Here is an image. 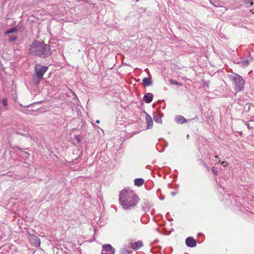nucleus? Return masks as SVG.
I'll return each mask as SVG.
<instances>
[{
	"label": "nucleus",
	"mask_w": 254,
	"mask_h": 254,
	"mask_svg": "<svg viewBox=\"0 0 254 254\" xmlns=\"http://www.w3.org/2000/svg\"><path fill=\"white\" fill-rule=\"evenodd\" d=\"M1 103L4 106H6L7 105V100L6 98H3L1 100Z\"/></svg>",
	"instance_id": "19"
},
{
	"label": "nucleus",
	"mask_w": 254,
	"mask_h": 254,
	"mask_svg": "<svg viewBox=\"0 0 254 254\" xmlns=\"http://www.w3.org/2000/svg\"><path fill=\"white\" fill-rule=\"evenodd\" d=\"M131 247L134 250H137L142 246V243L141 241H138L135 243H131Z\"/></svg>",
	"instance_id": "9"
},
{
	"label": "nucleus",
	"mask_w": 254,
	"mask_h": 254,
	"mask_svg": "<svg viewBox=\"0 0 254 254\" xmlns=\"http://www.w3.org/2000/svg\"><path fill=\"white\" fill-rule=\"evenodd\" d=\"M228 77L232 81L235 88L237 91L242 90L245 85V80L239 75L236 73H232L228 75Z\"/></svg>",
	"instance_id": "4"
},
{
	"label": "nucleus",
	"mask_w": 254,
	"mask_h": 254,
	"mask_svg": "<svg viewBox=\"0 0 254 254\" xmlns=\"http://www.w3.org/2000/svg\"><path fill=\"white\" fill-rule=\"evenodd\" d=\"M16 40V37H14V36L10 37L9 38V40L10 41H15Z\"/></svg>",
	"instance_id": "23"
},
{
	"label": "nucleus",
	"mask_w": 254,
	"mask_h": 254,
	"mask_svg": "<svg viewBox=\"0 0 254 254\" xmlns=\"http://www.w3.org/2000/svg\"><path fill=\"white\" fill-rule=\"evenodd\" d=\"M143 83L145 86H150L152 84V81L150 78H144L143 80Z\"/></svg>",
	"instance_id": "14"
},
{
	"label": "nucleus",
	"mask_w": 254,
	"mask_h": 254,
	"mask_svg": "<svg viewBox=\"0 0 254 254\" xmlns=\"http://www.w3.org/2000/svg\"><path fill=\"white\" fill-rule=\"evenodd\" d=\"M175 121L179 123H184L187 122L186 119L182 116H178L175 117Z\"/></svg>",
	"instance_id": "12"
},
{
	"label": "nucleus",
	"mask_w": 254,
	"mask_h": 254,
	"mask_svg": "<svg viewBox=\"0 0 254 254\" xmlns=\"http://www.w3.org/2000/svg\"><path fill=\"white\" fill-rule=\"evenodd\" d=\"M170 83L171 84H173V85H179L178 82L177 81H176V80H170Z\"/></svg>",
	"instance_id": "21"
},
{
	"label": "nucleus",
	"mask_w": 254,
	"mask_h": 254,
	"mask_svg": "<svg viewBox=\"0 0 254 254\" xmlns=\"http://www.w3.org/2000/svg\"><path fill=\"white\" fill-rule=\"evenodd\" d=\"M144 183V180L142 179H136L134 180V184L137 186H141Z\"/></svg>",
	"instance_id": "13"
},
{
	"label": "nucleus",
	"mask_w": 254,
	"mask_h": 254,
	"mask_svg": "<svg viewBox=\"0 0 254 254\" xmlns=\"http://www.w3.org/2000/svg\"><path fill=\"white\" fill-rule=\"evenodd\" d=\"M146 121L147 123V128H149L153 126V121L152 118L148 115L146 116Z\"/></svg>",
	"instance_id": "10"
},
{
	"label": "nucleus",
	"mask_w": 254,
	"mask_h": 254,
	"mask_svg": "<svg viewBox=\"0 0 254 254\" xmlns=\"http://www.w3.org/2000/svg\"><path fill=\"white\" fill-rule=\"evenodd\" d=\"M142 210L144 212H147L151 207V204L147 200H143L141 203Z\"/></svg>",
	"instance_id": "7"
},
{
	"label": "nucleus",
	"mask_w": 254,
	"mask_h": 254,
	"mask_svg": "<svg viewBox=\"0 0 254 254\" xmlns=\"http://www.w3.org/2000/svg\"><path fill=\"white\" fill-rule=\"evenodd\" d=\"M212 172L215 174V175H217L218 173V169L216 167H213L212 168Z\"/></svg>",
	"instance_id": "20"
},
{
	"label": "nucleus",
	"mask_w": 254,
	"mask_h": 254,
	"mask_svg": "<svg viewBox=\"0 0 254 254\" xmlns=\"http://www.w3.org/2000/svg\"><path fill=\"white\" fill-rule=\"evenodd\" d=\"M16 31V28H12L10 29L5 31V33L7 34H10L13 32H15Z\"/></svg>",
	"instance_id": "17"
},
{
	"label": "nucleus",
	"mask_w": 254,
	"mask_h": 254,
	"mask_svg": "<svg viewBox=\"0 0 254 254\" xmlns=\"http://www.w3.org/2000/svg\"><path fill=\"white\" fill-rule=\"evenodd\" d=\"M249 60L248 59H245L241 62V64L244 66H247L249 64Z\"/></svg>",
	"instance_id": "16"
},
{
	"label": "nucleus",
	"mask_w": 254,
	"mask_h": 254,
	"mask_svg": "<svg viewBox=\"0 0 254 254\" xmlns=\"http://www.w3.org/2000/svg\"><path fill=\"white\" fill-rule=\"evenodd\" d=\"M101 254H115V249L110 244L104 245Z\"/></svg>",
	"instance_id": "5"
},
{
	"label": "nucleus",
	"mask_w": 254,
	"mask_h": 254,
	"mask_svg": "<svg viewBox=\"0 0 254 254\" xmlns=\"http://www.w3.org/2000/svg\"><path fill=\"white\" fill-rule=\"evenodd\" d=\"M29 51L32 54L42 58H47L52 55V51L49 45L37 41L33 42Z\"/></svg>",
	"instance_id": "2"
},
{
	"label": "nucleus",
	"mask_w": 254,
	"mask_h": 254,
	"mask_svg": "<svg viewBox=\"0 0 254 254\" xmlns=\"http://www.w3.org/2000/svg\"><path fill=\"white\" fill-rule=\"evenodd\" d=\"M28 240L31 244L33 246L38 247L40 245V240L37 236L33 235H30L28 237Z\"/></svg>",
	"instance_id": "6"
},
{
	"label": "nucleus",
	"mask_w": 254,
	"mask_h": 254,
	"mask_svg": "<svg viewBox=\"0 0 254 254\" xmlns=\"http://www.w3.org/2000/svg\"><path fill=\"white\" fill-rule=\"evenodd\" d=\"M96 123H98H98H100L99 120H97L96 121Z\"/></svg>",
	"instance_id": "25"
},
{
	"label": "nucleus",
	"mask_w": 254,
	"mask_h": 254,
	"mask_svg": "<svg viewBox=\"0 0 254 254\" xmlns=\"http://www.w3.org/2000/svg\"><path fill=\"white\" fill-rule=\"evenodd\" d=\"M154 121L156 122L160 123V122H161V119L159 117H154Z\"/></svg>",
	"instance_id": "22"
},
{
	"label": "nucleus",
	"mask_w": 254,
	"mask_h": 254,
	"mask_svg": "<svg viewBox=\"0 0 254 254\" xmlns=\"http://www.w3.org/2000/svg\"><path fill=\"white\" fill-rule=\"evenodd\" d=\"M246 4L248 7H249L253 4V0H245Z\"/></svg>",
	"instance_id": "18"
},
{
	"label": "nucleus",
	"mask_w": 254,
	"mask_h": 254,
	"mask_svg": "<svg viewBox=\"0 0 254 254\" xmlns=\"http://www.w3.org/2000/svg\"><path fill=\"white\" fill-rule=\"evenodd\" d=\"M144 99L146 103H150L153 99V95L151 93H147L144 96Z\"/></svg>",
	"instance_id": "11"
},
{
	"label": "nucleus",
	"mask_w": 254,
	"mask_h": 254,
	"mask_svg": "<svg viewBox=\"0 0 254 254\" xmlns=\"http://www.w3.org/2000/svg\"><path fill=\"white\" fill-rule=\"evenodd\" d=\"M139 199L137 194L131 190H123L120 191V203L125 210L131 209L135 207L138 203Z\"/></svg>",
	"instance_id": "1"
},
{
	"label": "nucleus",
	"mask_w": 254,
	"mask_h": 254,
	"mask_svg": "<svg viewBox=\"0 0 254 254\" xmlns=\"http://www.w3.org/2000/svg\"><path fill=\"white\" fill-rule=\"evenodd\" d=\"M186 243L187 246L190 248L194 247L196 245V241L191 237H188L186 239Z\"/></svg>",
	"instance_id": "8"
},
{
	"label": "nucleus",
	"mask_w": 254,
	"mask_h": 254,
	"mask_svg": "<svg viewBox=\"0 0 254 254\" xmlns=\"http://www.w3.org/2000/svg\"><path fill=\"white\" fill-rule=\"evenodd\" d=\"M221 165L223 166V167H226L227 165H228V163H227L225 161H222L221 162Z\"/></svg>",
	"instance_id": "24"
},
{
	"label": "nucleus",
	"mask_w": 254,
	"mask_h": 254,
	"mask_svg": "<svg viewBox=\"0 0 254 254\" xmlns=\"http://www.w3.org/2000/svg\"><path fill=\"white\" fill-rule=\"evenodd\" d=\"M48 66L42 65L41 64H36L35 66L36 73L33 75V79L37 85H39L41 80L43 79V75L47 71Z\"/></svg>",
	"instance_id": "3"
},
{
	"label": "nucleus",
	"mask_w": 254,
	"mask_h": 254,
	"mask_svg": "<svg viewBox=\"0 0 254 254\" xmlns=\"http://www.w3.org/2000/svg\"><path fill=\"white\" fill-rule=\"evenodd\" d=\"M215 158H216V159H218L219 157H218V156H215Z\"/></svg>",
	"instance_id": "26"
},
{
	"label": "nucleus",
	"mask_w": 254,
	"mask_h": 254,
	"mask_svg": "<svg viewBox=\"0 0 254 254\" xmlns=\"http://www.w3.org/2000/svg\"><path fill=\"white\" fill-rule=\"evenodd\" d=\"M245 125L247 126L249 129L254 128V121H250L246 123Z\"/></svg>",
	"instance_id": "15"
}]
</instances>
